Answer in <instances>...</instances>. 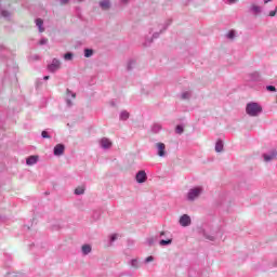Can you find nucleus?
<instances>
[{
    "instance_id": "c9c22d12",
    "label": "nucleus",
    "mask_w": 277,
    "mask_h": 277,
    "mask_svg": "<svg viewBox=\"0 0 277 277\" xmlns=\"http://www.w3.org/2000/svg\"><path fill=\"white\" fill-rule=\"evenodd\" d=\"M47 42H49V39L42 38V39L39 41V44L43 45V44H47Z\"/></svg>"
},
{
    "instance_id": "f704fd0d",
    "label": "nucleus",
    "mask_w": 277,
    "mask_h": 277,
    "mask_svg": "<svg viewBox=\"0 0 277 277\" xmlns=\"http://www.w3.org/2000/svg\"><path fill=\"white\" fill-rule=\"evenodd\" d=\"M147 243H148V246H154L155 245V238H148Z\"/></svg>"
},
{
    "instance_id": "f8f14e48",
    "label": "nucleus",
    "mask_w": 277,
    "mask_h": 277,
    "mask_svg": "<svg viewBox=\"0 0 277 277\" xmlns=\"http://www.w3.org/2000/svg\"><path fill=\"white\" fill-rule=\"evenodd\" d=\"M64 150H65V147L63 144H57L55 147H54V155L56 157H60L61 155H64Z\"/></svg>"
},
{
    "instance_id": "72a5a7b5",
    "label": "nucleus",
    "mask_w": 277,
    "mask_h": 277,
    "mask_svg": "<svg viewBox=\"0 0 277 277\" xmlns=\"http://www.w3.org/2000/svg\"><path fill=\"white\" fill-rule=\"evenodd\" d=\"M116 239H118V234H113L110 236V243H114V241H116Z\"/></svg>"
},
{
    "instance_id": "393cba45",
    "label": "nucleus",
    "mask_w": 277,
    "mask_h": 277,
    "mask_svg": "<svg viewBox=\"0 0 277 277\" xmlns=\"http://www.w3.org/2000/svg\"><path fill=\"white\" fill-rule=\"evenodd\" d=\"M171 243H172V238H168L167 240L162 239L159 241L160 246H171Z\"/></svg>"
},
{
    "instance_id": "f257e3e1",
    "label": "nucleus",
    "mask_w": 277,
    "mask_h": 277,
    "mask_svg": "<svg viewBox=\"0 0 277 277\" xmlns=\"http://www.w3.org/2000/svg\"><path fill=\"white\" fill-rule=\"evenodd\" d=\"M170 25H172L171 18L164 21V23L162 24H158L157 26L150 28L149 36L151 37L145 38L144 47H150V44H153V40H157V38H159V36H161V34H163V31H166V29H168Z\"/></svg>"
},
{
    "instance_id": "f03ea898",
    "label": "nucleus",
    "mask_w": 277,
    "mask_h": 277,
    "mask_svg": "<svg viewBox=\"0 0 277 277\" xmlns=\"http://www.w3.org/2000/svg\"><path fill=\"white\" fill-rule=\"evenodd\" d=\"M246 114L251 118H256V116L263 114V107L256 102H250L246 106Z\"/></svg>"
},
{
    "instance_id": "0eeeda50",
    "label": "nucleus",
    "mask_w": 277,
    "mask_h": 277,
    "mask_svg": "<svg viewBox=\"0 0 277 277\" xmlns=\"http://www.w3.org/2000/svg\"><path fill=\"white\" fill-rule=\"evenodd\" d=\"M135 181L136 183H146V181H148V175L146 174V171L141 170L136 173L135 175Z\"/></svg>"
},
{
    "instance_id": "7ed1b4c3",
    "label": "nucleus",
    "mask_w": 277,
    "mask_h": 277,
    "mask_svg": "<svg viewBox=\"0 0 277 277\" xmlns=\"http://www.w3.org/2000/svg\"><path fill=\"white\" fill-rule=\"evenodd\" d=\"M203 189L200 186L190 188L187 193V200L189 202H194V200H197V198L200 197V195L202 194Z\"/></svg>"
},
{
    "instance_id": "a211bd4d",
    "label": "nucleus",
    "mask_w": 277,
    "mask_h": 277,
    "mask_svg": "<svg viewBox=\"0 0 277 277\" xmlns=\"http://www.w3.org/2000/svg\"><path fill=\"white\" fill-rule=\"evenodd\" d=\"M81 250H82V254H84V256H85V255L90 254V252H92V246L83 245Z\"/></svg>"
},
{
    "instance_id": "c756f323",
    "label": "nucleus",
    "mask_w": 277,
    "mask_h": 277,
    "mask_svg": "<svg viewBox=\"0 0 277 277\" xmlns=\"http://www.w3.org/2000/svg\"><path fill=\"white\" fill-rule=\"evenodd\" d=\"M184 129L183 126H176L175 128V133H177L179 135H181V133H183Z\"/></svg>"
},
{
    "instance_id": "4468645a",
    "label": "nucleus",
    "mask_w": 277,
    "mask_h": 277,
    "mask_svg": "<svg viewBox=\"0 0 277 277\" xmlns=\"http://www.w3.org/2000/svg\"><path fill=\"white\" fill-rule=\"evenodd\" d=\"M249 12H251V14H254V16L261 14L262 9L261 6L256 5V4H252L249 9Z\"/></svg>"
},
{
    "instance_id": "412c9836",
    "label": "nucleus",
    "mask_w": 277,
    "mask_h": 277,
    "mask_svg": "<svg viewBox=\"0 0 277 277\" xmlns=\"http://www.w3.org/2000/svg\"><path fill=\"white\" fill-rule=\"evenodd\" d=\"M75 194L76 196H83V194H85V186H78L75 189Z\"/></svg>"
},
{
    "instance_id": "2f4dec72",
    "label": "nucleus",
    "mask_w": 277,
    "mask_h": 277,
    "mask_svg": "<svg viewBox=\"0 0 277 277\" xmlns=\"http://www.w3.org/2000/svg\"><path fill=\"white\" fill-rule=\"evenodd\" d=\"M153 261H155V256L149 255L145 259V263H153Z\"/></svg>"
},
{
    "instance_id": "bb28decb",
    "label": "nucleus",
    "mask_w": 277,
    "mask_h": 277,
    "mask_svg": "<svg viewBox=\"0 0 277 277\" xmlns=\"http://www.w3.org/2000/svg\"><path fill=\"white\" fill-rule=\"evenodd\" d=\"M133 66H135V61H129L127 65L128 70H133Z\"/></svg>"
},
{
    "instance_id": "79ce46f5",
    "label": "nucleus",
    "mask_w": 277,
    "mask_h": 277,
    "mask_svg": "<svg viewBox=\"0 0 277 277\" xmlns=\"http://www.w3.org/2000/svg\"><path fill=\"white\" fill-rule=\"evenodd\" d=\"M208 239H210V241H213L215 238L213 236L208 237Z\"/></svg>"
},
{
    "instance_id": "473e14b6",
    "label": "nucleus",
    "mask_w": 277,
    "mask_h": 277,
    "mask_svg": "<svg viewBox=\"0 0 277 277\" xmlns=\"http://www.w3.org/2000/svg\"><path fill=\"white\" fill-rule=\"evenodd\" d=\"M267 92H276V87L274 85H267L266 87Z\"/></svg>"
},
{
    "instance_id": "dca6fc26",
    "label": "nucleus",
    "mask_w": 277,
    "mask_h": 277,
    "mask_svg": "<svg viewBox=\"0 0 277 277\" xmlns=\"http://www.w3.org/2000/svg\"><path fill=\"white\" fill-rule=\"evenodd\" d=\"M100 6L102 8V10H109V8H111V3L109 2V0H103L100 2Z\"/></svg>"
},
{
    "instance_id": "4c0bfd02",
    "label": "nucleus",
    "mask_w": 277,
    "mask_h": 277,
    "mask_svg": "<svg viewBox=\"0 0 277 277\" xmlns=\"http://www.w3.org/2000/svg\"><path fill=\"white\" fill-rule=\"evenodd\" d=\"M122 5H127L129 3V0H121Z\"/></svg>"
},
{
    "instance_id": "4be33fe9",
    "label": "nucleus",
    "mask_w": 277,
    "mask_h": 277,
    "mask_svg": "<svg viewBox=\"0 0 277 277\" xmlns=\"http://www.w3.org/2000/svg\"><path fill=\"white\" fill-rule=\"evenodd\" d=\"M162 127L160 123H154L151 126V133H159V131H161Z\"/></svg>"
},
{
    "instance_id": "a18cd8bd",
    "label": "nucleus",
    "mask_w": 277,
    "mask_h": 277,
    "mask_svg": "<svg viewBox=\"0 0 277 277\" xmlns=\"http://www.w3.org/2000/svg\"><path fill=\"white\" fill-rule=\"evenodd\" d=\"M269 1H272V0H264V3H269Z\"/></svg>"
},
{
    "instance_id": "e433bc0d",
    "label": "nucleus",
    "mask_w": 277,
    "mask_h": 277,
    "mask_svg": "<svg viewBox=\"0 0 277 277\" xmlns=\"http://www.w3.org/2000/svg\"><path fill=\"white\" fill-rule=\"evenodd\" d=\"M68 1H70V0H60L61 5H66V4H68Z\"/></svg>"
},
{
    "instance_id": "20e7f679",
    "label": "nucleus",
    "mask_w": 277,
    "mask_h": 277,
    "mask_svg": "<svg viewBox=\"0 0 277 277\" xmlns=\"http://www.w3.org/2000/svg\"><path fill=\"white\" fill-rule=\"evenodd\" d=\"M246 81L247 83H261V81H263V77L261 76V72L252 71L247 74Z\"/></svg>"
},
{
    "instance_id": "37998d69",
    "label": "nucleus",
    "mask_w": 277,
    "mask_h": 277,
    "mask_svg": "<svg viewBox=\"0 0 277 277\" xmlns=\"http://www.w3.org/2000/svg\"><path fill=\"white\" fill-rule=\"evenodd\" d=\"M44 81H49V76L43 77Z\"/></svg>"
},
{
    "instance_id": "6e6552de",
    "label": "nucleus",
    "mask_w": 277,
    "mask_h": 277,
    "mask_svg": "<svg viewBox=\"0 0 277 277\" xmlns=\"http://www.w3.org/2000/svg\"><path fill=\"white\" fill-rule=\"evenodd\" d=\"M180 225L183 226V227L190 226L192 225V217L187 214H183L180 217Z\"/></svg>"
},
{
    "instance_id": "f3484780",
    "label": "nucleus",
    "mask_w": 277,
    "mask_h": 277,
    "mask_svg": "<svg viewBox=\"0 0 277 277\" xmlns=\"http://www.w3.org/2000/svg\"><path fill=\"white\" fill-rule=\"evenodd\" d=\"M222 150H224V142H222V140H219L216 141V144H215V151L222 153Z\"/></svg>"
},
{
    "instance_id": "7c9ffc66",
    "label": "nucleus",
    "mask_w": 277,
    "mask_h": 277,
    "mask_svg": "<svg viewBox=\"0 0 277 277\" xmlns=\"http://www.w3.org/2000/svg\"><path fill=\"white\" fill-rule=\"evenodd\" d=\"M41 137L45 138V140H49L51 136L49 135V132L42 131Z\"/></svg>"
},
{
    "instance_id": "58836bf2",
    "label": "nucleus",
    "mask_w": 277,
    "mask_h": 277,
    "mask_svg": "<svg viewBox=\"0 0 277 277\" xmlns=\"http://www.w3.org/2000/svg\"><path fill=\"white\" fill-rule=\"evenodd\" d=\"M269 16H276V11H271Z\"/></svg>"
},
{
    "instance_id": "423d86ee",
    "label": "nucleus",
    "mask_w": 277,
    "mask_h": 277,
    "mask_svg": "<svg viewBox=\"0 0 277 277\" xmlns=\"http://www.w3.org/2000/svg\"><path fill=\"white\" fill-rule=\"evenodd\" d=\"M62 67V63L57 58H53L52 63L48 65V70L50 72H57L60 68Z\"/></svg>"
},
{
    "instance_id": "5701e85b",
    "label": "nucleus",
    "mask_w": 277,
    "mask_h": 277,
    "mask_svg": "<svg viewBox=\"0 0 277 277\" xmlns=\"http://www.w3.org/2000/svg\"><path fill=\"white\" fill-rule=\"evenodd\" d=\"M131 267H134V269H137L140 267V261L137 259H133L130 261Z\"/></svg>"
},
{
    "instance_id": "ea45409f",
    "label": "nucleus",
    "mask_w": 277,
    "mask_h": 277,
    "mask_svg": "<svg viewBox=\"0 0 277 277\" xmlns=\"http://www.w3.org/2000/svg\"><path fill=\"white\" fill-rule=\"evenodd\" d=\"M166 235H168V233H166V232H161V233H160V237H163V236H166Z\"/></svg>"
},
{
    "instance_id": "c85d7f7f",
    "label": "nucleus",
    "mask_w": 277,
    "mask_h": 277,
    "mask_svg": "<svg viewBox=\"0 0 277 277\" xmlns=\"http://www.w3.org/2000/svg\"><path fill=\"white\" fill-rule=\"evenodd\" d=\"M64 60H66L67 62H70V60H72V53L67 52V53L64 55Z\"/></svg>"
},
{
    "instance_id": "a19ab883",
    "label": "nucleus",
    "mask_w": 277,
    "mask_h": 277,
    "mask_svg": "<svg viewBox=\"0 0 277 277\" xmlns=\"http://www.w3.org/2000/svg\"><path fill=\"white\" fill-rule=\"evenodd\" d=\"M228 3H236L237 0H227Z\"/></svg>"
},
{
    "instance_id": "1a4fd4ad",
    "label": "nucleus",
    "mask_w": 277,
    "mask_h": 277,
    "mask_svg": "<svg viewBox=\"0 0 277 277\" xmlns=\"http://www.w3.org/2000/svg\"><path fill=\"white\" fill-rule=\"evenodd\" d=\"M70 98H77V94L70 91V89H67V98H66L67 107H72V101Z\"/></svg>"
},
{
    "instance_id": "39448f33",
    "label": "nucleus",
    "mask_w": 277,
    "mask_h": 277,
    "mask_svg": "<svg viewBox=\"0 0 277 277\" xmlns=\"http://www.w3.org/2000/svg\"><path fill=\"white\" fill-rule=\"evenodd\" d=\"M263 159L266 163H269V161H274L277 159V150L271 149L268 153L263 154Z\"/></svg>"
},
{
    "instance_id": "c03bdc74",
    "label": "nucleus",
    "mask_w": 277,
    "mask_h": 277,
    "mask_svg": "<svg viewBox=\"0 0 277 277\" xmlns=\"http://www.w3.org/2000/svg\"><path fill=\"white\" fill-rule=\"evenodd\" d=\"M34 57H35V60H40V57L38 55H35Z\"/></svg>"
},
{
    "instance_id": "ddd939ff",
    "label": "nucleus",
    "mask_w": 277,
    "mask_h": 277,
    "mask_svg": "<svg viewBox=\"0 0 277 277\" xmlns=\"http://www.w3.org/2000/svg\"><path fill=\"white\" fill-rule=\"evenodd\" d=\"M0 15L6 21H10V18H12V12L5 10L4 8H0Z\"/></svg>"
},
{
    "instance_id": "49530a36",
    "label": "nucleus",
    "mask_w": 277,
    "mask_h": 277,
    "mask_svg": "<svg viewBox=\"0 0 277 277\" xmlns=\"http://www.w3.org/2000/svg\"><path fill=\"white\" fill-rule=\"evenodd\" d=\"M79 3H81V1H83V0H77Z\"/></svg>"
},
{
    "instance_id": "9d476101",
    "label": "nucleus",
    "mask_w": 277,
    "mask_h": 277,
    "mask_svg": "<svg viewBox=\"0 0 277 277\" xmlns=\"http://www.w3.org/2000/svg\"><path fill=\"white\" fill-rule=\"evenodd\" d=\"M156 148L158 157H166V144L157 143Z\"/></svg>"
},
{
    "instance_id": "b1692460",
    "label": "nucleus",
    "mask_w": 277,
    "mask_h": 277,
    "mask_svg": "<svg viewBox=\"0 0 277 277\" xmlns=\"http://www.w3.org/2000/svg\"><path fill=\"white\" fill-rule=\"evenodd\" d=\"M92 55H94V50L84 49V57H92Z\"/></svg>"
},
{
    "instance_id": "aec40b11",
    "label": "nucleus",
    "mask_w": 277,
    "mask_h": 277,
    "mask_svg": "<svg viewBox=\"0 0 277 277\" xmlns=\"http://www.w3.org/2000/svg\"><path fill=\"white\" fill-rule=\"evenodd\" d=\"M182 101H189L192 98V91H185L181 94Z\"/></svg>"
},
{
    "instance_id": "6ab92c4d",
    "label": "nucleus",
    "mask_w": 277,
    "mask_h": 277,
    "mask_svg": "<svg viewBox=\"0 0 277 277\" xmlns=\"http://www.w3.org/2000/svg\"><path fill=\"white\" fill-rule=\"evenodd\" d=\"M36 25H37L40 34H42L44 31V27H42V25H44V22L41 18H37L36 19Z\"/></svg>"
},
{
    "instance_id": "9b49d317",
    "label": "nucleus",
    "mask_w": 277,
    "mask_h": 277,
    "mask_svg": "<svg viewBox=\"0 0 277 277\" xmlns=\"http://www.w3.org/2000/svg\"><path fill=\"white\" fill-rule=\"evenodd\" d=\"M100 146L101 148H104V149L111 148V141H109V138L107 137H103L100 141Z\"/></svg>"
},
{
    "instance_id": "cd10ccee",
    "label": "nucleus",
    "mask_w": 277,
    "mask_h": 277,
    "mask_svg": "<svg viewBox=\"0 0 277 277\" xmlns=\"http://www.w3.org/2000/svg\"><path fill=\"white\" fill-rule=\"evenodd\" d=\"M226 37L229 39V40H233L235 38V30H229L228 34L226 35Z\"/></svg>"
},
{
    "instance_id": "2eb2a0df",
    "label": "nucleus",
    "mask_w": 277,
    "mask_h": 277,
    "mask_svg": "<svg viewBox=\"0 0 277 277\" xmlns=\"http://www.w3.org/2000/svg\"><path fill=\"white\" fill-rule=\"evenodd\" d=\"M26 163L27 166H36V163H38V156H29L26 159Z\"/></svg>"
},
{
    "instance_id": "a878e982",
    "label": "nucleus",
    "mask_w": 277,
    "mask_h": 277,
    "mask_svg": "<svg viewBox=\"0 0 277 277\" xmlns=\"http://www.w3.org/2000/svg\"><path fill=\"white\" fill-rule=\"evenodd\" d=\"M120 120H129V111L127 110L121 111Z\"/></svg>"
}]
</instances>
